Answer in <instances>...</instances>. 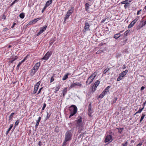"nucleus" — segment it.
<instances>
[{"mask_svg":"<svg viewBox=\"0 0 146 146\" xmlns=\"http://www.w3.org/2000/svg\"><path fill=\"white\" fill-rule=\"evenodd\" d=\"M69 110L70 112V115L69 117L70 118L76 113L77 108L75 105H72L69 107Z\"/></svg>","mask_w":146,"mask_h":146,"instance_id":"nucleus-1","label":"nucleus"},{"mask_svg":"<svg viewBox=\"0 0 146 146\" xmlns=\"http://www.w3.org/2000/svg\"><path fill=\"white\" fill-rule=\"evenodd\" d=\"M76 127L78 129L80 128L82 129L83 126V123L82 121V117L81 116H79L77 118V120H76Z\"/></svg>","mask_w":146,"mask_h":146,"instance_id":"nucleus-2","label":"nucleus"},{"mask_svg":"<svg viewBox=\"0 0 146 146\" xmlns=\"http://www.w3.org/2000/svg\"><path fill=\"white\" fill-rule=\"evenodd\" d=\"M72 133L71 130L68 131L65 135L64 139L66 141H70L72 139Z\"/></svg>","mask_w":146,"mask_h":146,"instance_id":"nucleus-3","label":"nucleus"},{"mask_svg":"<svg viewBox=\"0 0 146 146\" xmlns=\"http://www.w3.org/2000/svg\"><path fill=\"white\" fill-rule=\"evenodd\" d=\"M74 8V7H72L70 9L68 10L67 13L66 17L64 18V22H65L66 20L69 18L70 14L72 13L73 11Z\"/></svg>","mask_w":146,"mask_h":146,"instance_id":"nucleus-4","label":"nucleus"},{"mask_svg":"<svg viewBox=\"0 0 146 146\" xmlns=\"http://www.w3.org/2000/svg\"><path fill=\"white\" fill-rule=\"evenodd\" d=\"M52 53V51L48 52L42 58V59L47 60L51 56Z\"/></svg>","mask_w":146,"mask_h":146,"instance_id":"nucleus-5","label":"nucleus"},{"mask_svg":"<svg viewBox=\"0 0 146 146\" xmlns=\"http://www.w3.org/2000/svg\"><path fill=\"white\" fill-rule=\"evenodd\" d=\"M113 140V139L111 135H107L106 137L105 140V142L110 143Z\"/></svg>","mask_w":146,"mask_h":146,"instance_id":"nucleus-6","label":"nucleus"},{"mask_svg":"<svg viewBox=\"0 0 146 146\" xmlns=\"http://www.w3.org/2000/svg\"><path fill=\"white\" fill-rule=\"evenodd\" d=\"M40 84V82L39 81L36 84V85L35 86L34 88V90L33 91V94H35L36 93L38 88V87Z\"/></svg>","mask_w":146,"mask_h":146,"instance_id":"nucleus-7","label":"nucleus"},{"mask_svg":"<svg viewBox=\"0 0 146 146\" xmlns=\"http://www.w3.org/2000/svg\"><path fill=\"white\" fill-rule=\"evenodd\" d=\"M76 86H78L79 87H81L82 86V84L81 82H75L73 83L72 84L70 87H74Z\"/></svg>","mask_w":146,"mask_h":146,"instance_id":"nucleus-8","label":"nucleus"},{"mask_svg":"<svg viewBox=\"0 0 146 146\" xmlns=\"http://www.w3.org/2000/svg\"><path fill=\"white\" fill-rule=\"evenodd\" d=\"M88 113L89 115V116H91V114L92 113V111L91 110V103L88 106Z\"/></svg>","mask_w":146,"mask_h":146,"instance_id":"nucleus-9","label":"nucleus"},{"mask_svg":"<svg viewBox=\"0 0 146 146\" xmlns=\"http://www.w3.org/2000/svg\"><path fill=\"white\" fill-rule=\"evenodd\" d=\"M85 8L86 11L88 13H90V11L89 10V7L90 5L88 3H86L85 4Z\"/></svg>","mask_w":146,"mask_h":146,"instance_id":"nucleus-10","label":"nucleus"},{"mask_svg":"<svg viewBox=\"0 0 146 146\" xmlns=\"http://www.w3.org/2000/svg\"><path fill=\"white\" fill-rule=\"evenodd\" d=\"M58 75L57 74H53L52 76L51 77L50 82L51 83L54 81L55 78L58 77Z\"/></svg>","mask_w":146,"mask_h":146,"instance_id":"nucleus-11","label":"nucleus"},{"mask_svg":"<svg viewBox=\"0 0 146 146\" xmlns=\"http://www.w3.org/2000/svg\"><path fill=\"white\" fill-rule=\"evenodd\" d=\"M41 19V18H38L35 19L32 21H30L29 23V25L32 24H35L36 23Z\"/></svg>","mask_w":146,"mask_h":146,"instance_id":"nucleus-12","label":"nucleus"},{"mask_svg":"<svg viewBox=\"0 0 146 146\" xmlns=\"http://www.w3.org/2000/svg\"><path fill=\"white\" fill-rule=\"evenodd\" d=\"M110 87V86H107L103 92L106 95L107 94L109 91V88Z\"/></svg>","mask_w":146,"mask_h":146,"instance_id":"nucleus-13","label":"nucleus"},{"mask_svg":"<svg viewBox=\"0 0 146 146\" xmlns=\"http://www.w3.org/2000/svg\"><path fill=\"white\" fill-rule=\"evenodd\" d=\"M90 25L88 23H86L85 24L84 29L86 31H88L89 30Z\"/></svg>","mask_w":146,"mask_h":146,"instance_id":"nucleus-14","label":"nucleus"},{"mask_svg":"<svg viewBox=\"0 0 146 146\" xmlns=\"http://www.w3.org/2000/svg\"><path fill=\"white\" fill-rule=\"evenodd\" d=\"M40 63L39 62H38L33 67L35 68V70L37 71L40 66Z\"/></svg>","mask_w":146,"mask_h":146,"instance_id":"nucleus-15","label":"nucleus"},{"mask_svg":"<svg viewBox=\"0 0 146 146\" xmlns=\"http://www.w3.org/2000/svg\"><path fill=\"white\" fill-rule=\"evenodd\" d=\"M143 21L141 20V21L140 23L138 25V26L137 27V29H140L143 27L144 26L143 25V23H142V22Z\"/></svg>","mask_w":146,"mask_h":146,"instance_id":"nucleus-16","label":"nucleus"},{"mask_svg":"<svg viewBox=\"0 0 146 146\" xmlns=\"http://www.w3.org/2000/svg\"><path fill=\"white\" fill-rule=\"evenodd\" d=\"M41 117H39L38 118V120L36 121V125L35 126V127L36 128H37V127L38 126L39 122L41 120Z\"/></svg>","mask_w":146,"mask_h":146,"instance_id":"nucleus-17","label":"nucleus"},{"mask_svg":"<svg viewBox=\"0 0 146 146\" xmlns=\"http://www.w3.org/2000/svg\"><path fill=\"white\" fill-rule=\"evenodd\" d=\"M52 0H50L47 1L46 3L45 6L46 7L48 6L50 4H51L52 3Z\"/></svg>","mask_w":146,"mask_h":146,"instance_id":"nucleus-18","label":"nucleus"},{"mask_svg":"<svg viewBox=\"0 0 146 146\" xmlns=\"http://www.w3.org/2000/svg\"><path fill=\"white\" fill-rule=\"evenodd\" d=\"M90 78L89 77L87 80L86 83L87 85H89L93 81L92 80L90 79Z\"/></svg>","mask_w":146,"mask_h":146,"instance_id":"nucleus-19","label":"nucleus"},{"mask_svg":"<svg viewBox=\"0 0 146 146\" xmlns=\"http://www.w3.org/2000/svg\"><path fill=\"white\" fill-rule=\"evenodd\" d=\"M70 74L69 73H68L66 74L62 78V80H65L67 79L68 78V76L69 75H70Z\"/></svg>","mask_w":146,"mask_h":146,"instance_id":"nucleus-20","label":"nucleus"},{"mask_svg":"<svg viewBox=\"0 0 146 146\" xmlns=\"http://www.w3.org/2000/svg\"><path fill=\"white\" fill-rule=\"evenodd\" d=\"M127 72V70H126L125 71H123L120 74L121 75V76H122V77H123L125 75H126Z\"/></svg>","mask_w":146,"mask_h":146,"instance_id":"nucleus-21","label":"nucleus"},{"mask_svg":"<svg viewBox=\"0 0 146 146\" xmlns=\"http://www.w3.org/2000/svg\"><path fill=\"white\" fill-rule=\"evenodd\" d=\"M67 88H64L63 90V96L64 97L65 96V95L66 94L67 92Z\"/></svg>","mask_w":146,"mask_h":146,"instance_id":"nucleus-22","label":"nucleus"},{"mask_svg":"<svg viewBox=\"0 0 146 146\" xmlns=\"http://www.w3.org/2000/svg\"><path fill=\"white\" fill-rule=\"evenodd\" d=\"M97 74V72H95L94 73H92L90 77L93 78L94 79L96 77V76Z\"/></svg>","mask_w":146,"mask_h":146,"instance_id":"nucleus-23","label":"nucleus"},{"mask_svg":"<svg viewBox=\"0 0 146 146\" xmlns=\"http://www.w3.org/2000/svg\"><path fill=\"white\" fill-rule=\"evenodd\" d=\"M100 83V81L99 80H97L94 83V86H95V88H97L98 86Z\"/></svg>","mask_w":146,"mask_h":146,"instance_id":"nucleus-24","label":"nucleus"},{"mask_svg":"<svg viewBox=\"0 0 146 146\" xmlns=\"http://www.w3.org/2000/svg\"><path fill=\"white\" fill-rule=\"evenodd\" d=\"M120 33H118L114 35V38L115 39L118 38L120 36Z\"/></svg>","mask_w":146,"mask_h":146,"instance_id":"nucleus-25","label":"nucleus"},{"mask_svg":"<svg viewBox=\"0 0 146 146\" xmlns=\"http://www.w3.org/2000/svg\"><path fill=\"white\" fill-rule=\"evenodd\" d=\"M47 27V26L45 25L42 27H41L40 29L42 31H43V32L46 30Z\"/></svg>","mask_w":146,"mask_h":146,"instance_id":"nucleus-26","label":"nucleus"},{"mask_svg":"<svg viewBox=\"0 0 146 146\" xmlns=\"http://www.w3.org/2000/svg\"><path fill=\"white\" fill-rule=\"evenodd\" d=\"M47 27V26L45 25L42 27H41L40 29L42 31H43V32L46 30Z\"/></svg>","mask_w":146,"mask_h":146,"instance_id":"nucleus-27","label":"nucleus"},{"mask_svg":"<svg viewBox=\"0 0 146 146\" xmlns=\"http://www.w3.org/2000/svg\"><path fill=\"white\" fill-rule=\"evenodd\" d=\"M127 1H129L128 2L129 3H131L132 1V0H125V1H122L121 2V4H125L126 3H127Z\"/></svg>","mask_w":146,"mask_h":146,"instance_id":"nucleus-28","label":"nucleus"},{"mask_svg":"<svg viewBox=\"0 0 146 146\" xmlns=\"http://www.w3.org/2000/svg\"><path fill=\"white\" fill-rule=\"evenodd\" d=\"M145 113H142V116L141 118V119L140 120V122H141L142 121L143 119L144 118V117L145 116Z\"/></svg>","mask_w":146,"mask_h":146,"instance_id":"nucleus-29","label":"nucleus"},{"mask_svg":"<svg viewBox=\"0 0 146 146\" xmlns=\"http://www.w3.org/2000/svg\"><path fill=\"white\" fill-rule=\"evenodd\" d=\"M30 72V74L32 76H33L36 72L35 71L33 70L32 69L31 70Z\"/></svg>","mask_w":146,"mask_h":146,"instance_id":"nucleus-30","label":"nucleus"},{"mask_svg":"<svg viewBox=\"0 0 146 146\" xmlns=\"http://www.w3.org/2000/svg\"><path fill=\"white\" fill-rule=\"evenodd\" d=\"M106 94L103 92L99 96V98H102Z\"/></svg>","mask_w":146,"mask_h":146,"instance_id":"nucleus-31","label":"nucleus"},{"mask_svg":"<svg viewBox=\"0 0 146 146\" xmlns=\"http://www.w3.org/2000/svg\"><path fill=\"white\" fill-rule=\"evenodd\" d=\"M123 77H122V76H121V75L119 74V77L117 78V80L118 81H120L122 79Z\"/></svg>","mask_w":146,"mask_h":146,"instance_id":"nucleus-32","label":"nucleus"},{"mask_svg":"<svg viewBox=\"0 0 146 146\" xmlns=\"http://www.w3.org/2000/svg\"><path fill=\"white\" fill-rule=\"evenodd\" d=\"M128 2H127V3H126V4L124 5V7L125 9H126L127 7H129V4Z\"/></svg>","mask_w":146,"mask_h":146,"instance_id":"nucleus-33","label":"nucleus"},{"mask_svg":"<svg viewBox=\"0 0 146 146\" xmlns=\"http://www.w3.org/2000/svg\"><path fill=\"white\" fill-rule=\"evenodd\" d=\"M144 109V107H143V108H140L138 111L136 113H140Z\"/></svg>","mask_w":146,"mask_h":146,"instance_id":"nucleus-34","label":"nucleus"},{"mask_svg":"<svg viewBox=\"0 0 146 146\" xmlns=\"http://www.w3.org/2000/svg\"><path fill=\"white\" fill-rule=\"evenodd\" d=\"M15 114L14 113H11L9 116V119L10 120L13 117V115Z\"/></svg>","mask_w":146,"mask_h":146,"instance_id":"nucleus-35","label":"nucleus"},{"mask_svg":"<svg viewBox=\"0 0 146 146\" xmlns=\"http://www.w3.org/2000/svg\"><path fill=\"white\" fill-rule=\"evenodd\" d=\"M134 24H134L133 22H132L128 26V28H129L132 27Z\"/></svg>","mask_w":146,"mask_h":146,"instance_id":"nucleus-36","label":"nucleus"},{"mask_svg":"<svg viewBox=\"0 0 146 146\" xmlns=\"http://www.w3.org/2000/svg\"><path fill=\"white\" fill-rule=\"evenodd\" d=\"M20 17L22 19H23L24 18L25 15H24V13H22L20 14L19 15Z\"/></svg>","mask_w":146,"mask_h":146,"instance_id":"nucleus-37","label":"nucleus"},{"mask_svg":"<svg viewBox=\"0 0 146 146\" xmlns=\"http://www.w3.org/2000/svg\"><path fill=\"white\" fill-rule=\"evenodd\" d=\"M130 31L129 30H127L124 33V35L125 36H127V34Z\"/></svg>","mask_w":146,"mask_h":146,"instance_id":"nucleus-38","label":"nucleus"},{"mask_svg":"<svg viewBox=\"0 0 146 146\" xmlns=\"http://www.w3.org/2000/svg\"><path fill=\"white\" fill-rule=\"evenodd\" d=\"M117 100V98H115L113 100L112 102V104H113L116 103Z\"/></svg>","mask_w":146,"mask_h":146,"instance_id":"nucleus-39","label":"nucleus"},{"mask_svg":"<svg viewBox=\"0 0 146 146\" xmlns=\"http://www.w3.org/2000/svg\"><path fill=\"white\" fill-rule=\"evenodd\" d=\"M118 132L120 133H121L122 131L123 130V128H118Z\"/></svg>","mask_w":146,"mask_h":146,"instance_id":"nucleus-40","label":"nucleus"},{"mask_svg":"<svg viewBox=\"0 0 146 146\" xmlns=\"http://www.w3.org/2000/svg\"><path fill=\"white\" fill-rule=\"evenodd\" d=\"M96 88H95V86H93L92 87V92H94L96 90Z\"/></svg>","mask_w":146,"mask_h":146,"instance_id":"nucleus-41","label":"nucleus"},{"mask_svg":"<svg viewBox=\"0 0 146 146\" xmlns=\"http://www.w3.org/2000/svg\"><path fill=\"white\" fill-rule=\"evenodd\" d=\"M43 33V31H42L40 29L39 32L37 34V36H38L41 34L42 33Z\"/></svg>","mask_w":146,"mask_h":146,"instance_id":"nucleus-42","label":"nucleus"},{"mask_svg":"<svg viewBox=\"0 0 146 146\" xmlns=\"http://www.w3.org/2000/svg\"><path fill=\"white\" fill-rule=\"evenodd\" d=\"M21 62H19V63L18 64L17 67V69H19V67L20 66H21Z\"/></svg>","mask_w":146,"mask_h":146,"instance_id":"nucleus-43","label":"nucleus"},{"mask_svg":"<svg viewBox=\"0 0 146 146\" xmlns=\"http://www.w3.org/2000/svg\"><path fill=\"white\" fill-rule=\"evenodd\" d=\"M19 120H17V121L15 122V127L16 126L19 124Z\"/></svg>","mask_w":146,"mask_h":146,"instance_id":"nucleus-44","label":"nucleus"},{"mask_svg":"<svg viewBox=\"0 0 146 146\" xmlns=\"http://www.w3.org/2000/svg\"><path fill=\"white\" fill-rule=\"evenodd\" d=\"M13 124H11L10 125V127L9 128L8 130L10 131L11 129L13 127Z\"/></svg>","mask_w":146,"mask_h":146,"instance_id":"nucleus-45","label":"nucleus"},{"mask_svg":"<svg viewBox=\"0 0 146 146\" xmlns=\"http://www.w3.org/2000/svg\"><path fill=\"white\" fill-rule=\"evenodd\" d=\"M110 69L109 68L106 69L104 71V74H106V72H107Z\"/></svg>","mask_w":146,"mask_h":146,"instance_id":"nucleus-46","label":"nucleus"},{"mask_svg":"<svg viewBox=\"0 0 146 146\" xmlns=\"http://www.w3.org/2000/svg\"><path fill=\"white\" fill-rule=\"evenodd\" d=\"M46 104L45 103H44V104L43 106V107L42 108V110H44L45 108L46 107Z\"/></svg>","mask_w":146,"mask_h":146,"instance_id":"nucleus-47","label":"nucleus"},{"mask_svg":"<svg viewBox=\"0 0 146 146\" xmlns=\"http://www.w3.org/2000/svg\"><path fill=\"white\" fill-rule=\"evenodd\" d=\"M68 141H66V140L64 139V141L63 143V146H65L66 145V142H68Z\"/></svg>","mask_w":146,"mask_h":146,"instance_id":"nucleus-48","label":"nucleus"},{"mask_svg":"<svg viewBox=\"0 0 146 146\" xmlns=\"http://www.w3.org/2000/svg\"><path fill=\"white\" fill-rule=\"evenodd\" d=\"M59 89V87H56L55 89V90L54 92L55 93H56L57 91H58Z\"/></svg>","mask_w":146,"mask_h":146,"instance_id":"nucleus-49","label":"nucleus"},{"mask_svg":"<svg viewBox=\"0 0 146 146\" xmlns=\"http://www.w3.org/2000/svg\"><path fill=\"white\" fill-rule=\"evenodd\" d=\"M47 116H46V119H48L50 117V115H49L48 114V112H47Z\"/></svg>","mask_w":146,"mask_h":146,"instance_id":"nucleus-50","label":"nucleus"},{"mask_svg":"<svg viewBox=\"0 0 146 146\" xmlns=\"http://www.w3.org/2000/svg\"><path fill=\"white\" fill-rule=\"evenodd\" d=\"M138 19H135L133 21H132L133 23L135 24L136 23V22L138 20Z\"/></svg>","mask_w":146,"mask_h":146,"instance_id":"nucleus-51","label":"nucleus"},{"mask_svg":"<svg viewBox=\"0 0 146 146\" xmlns=\"http://www.w3.org/2000/svg\"><path fill=\"white\" fill-rule=\"evenodd\" d=\"M46 7L45 6L42 9V13H43V12L44 11V10L46 9Z\"/></svg>","mask_w":146,"mask_h":146,"instance_id":"nucleus-52","label":"nucleus"},{"mask_svg":"<svg viewBox=\"0 0 146 146\" xmlns=\"http://www.w3.org/2000/svg\"><path fill=\"white\" fill-rule=\"evenodd\" d=\"M127 141L125 143L123 144H122L123 146H127Z\"/></svg>","mask_w":146,"mask_h":146,"instance_id":"nucleus-53","label":"nucleus"},{"mask_svg":"<svg viewBox=\"0 0 146 146\" xmlns=\"http://www.w3.org/2000/svg\"><path fill=\"white\" fill-rule=\"evenodd\" d=\"M42 89V87L39 90V91H38V93H37V94H38L41 92V90Z\"/></svg>","mask_w":146,"mask_h":146,"instance_id":"nucleus-54","label":"nucleus"},{"mask_svg":"<svg viewBox=\"0 0 146 146\" xmlns=\"http://www.w3.org/2000/svg\"><path fill=\"white\" fill-rule=\"evenodd\" d=\"M106 19H103L101 21V23H103L106 21Z\"/></svg>","mask_w":146,"mask_h":146,"instance_id":"nucleus-55","label":"nucleus"},{"mask_svg":"<svg viewBox=\"0 0 146 146\" xmlns=\"http://www.w3.org/2000/svg\"><path fill=\"white\" fill-rule=\"evenodd\" d=\"M6 16L5 15H3V16L2 17V18L3 19H6Z\"/></svg>","mask_w":146,"mask_h":146,"instance_id":"nucleus-56","label":"nucleus"},{"mask_svg":"<svg viewBox=\"0 0 146 146\" xmlns=\"http://www.w3.org/2000/svg\"><path fill=\"white\" fill-rule=\"evenodd\" d=\"M38 145L39 146H41L42 145V142L41 141H39L38 143Z\"/></svg>","mask_w":146,"mask_h":146,"instance_id":"nucleus-57","label":"nucleus"},{"mask_svg":"<svg viewBox=\"0 0 146 146\" xmlns=\"http://www.w3.org/2000/svg\"><path fill=\"white\" fill-rule=\"evenodd\" d=\"M145 87L144 86H142L141 88V90H140L141 91H142L144 89H145Z\"/></svg>","mask_w":146,"mask_h":146,"instance_id":"nucleus-58","label":"nucleus"},{"mask_svg":"<svg viewBox=\"0 0 146 146\" xmlns=\"http://www.w3.org/2000/svg\"><path fill=\"white\" fill-rule=\"evenodd\" d=\"M7 29V28H4L3 29V31H6Z\"/></svg>","mask_w":146,"mask_h":146,"instance_id":"nucleus-59","label":"nucleus"},{"mask_svg":"<svg viewBox=\"0 0 146 146\" xmlns=\"http://www.w3.org/2000/svg\"><path fill=\"white\" fill-rule=\"evenodd\" d=\"M25 60V58L24 59H23V60H22L20 62H21V63L22 64V63L24 62Z\"/></svg>","mask_w":146,"mask_h":146,"instance_id":"nucleus-60","label":"nucleus"},{"mask_svg":"<svg viewBox=\"0 0 146 146\" xmlns=\"http://www.w3.org/2000/svg\"><path fill=\"white\" fill-rule=\"evenodd\" d=\"M32 70L34 71H35L36 72L37 71V70H35V68L33 67V68H32Z\"/></svg>","mask_w":146,"mask_h":146,"instance_id":"nucleus-61","label":"nucleus"},{"mask_svg":"<svg viewBox=\"0 0 146 146\" xmlns=\"http://www.w3.org/2000/svg\"><path fill=\"white\" fill-rule=\"evenodd\" d=\"M146 103V101H145L144 102L143 104V107H144V106H145V104Z\"/></svg>","mask_w":146,"mask_h":146,"instance_id":"nucleus-62","label":"nucleus"},{"mask_svg":"<svg viewBox=\"0 0 146 146\" xmlns=\"http://www.w3.org/2000/svg\"><path fill=\"white\" fill-rule=\"evenodd\" d=\"M9 131H9L8 130H7V131H6V135H7L8 134Z\"/></svg>","mask_w":146,"mask_h":146,"instance_id":"nucleus-63","label":"nucleus"},{"mask_svg":"<svg viewBox=\"0 0 146 146\" xmlns=\"http://www.w3.org/2000/svg\"><path fill=\"white\" fill-rule=\"evenodd\" d=\"M142 145L141 143H139L138 144H137L136 146H141Z\"/></svg>","mask_w":146,"mask_h":146,"instance_id":"nucleus-64","label":"nucleus"}]
</instances>
